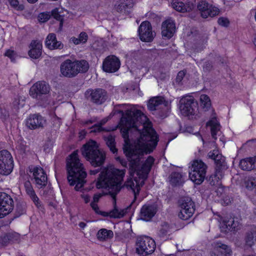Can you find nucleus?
Masks as SVG:
<instances>
[{"mask_svg": "<svg viewBox=\"0 0 256 256\" xmlns=\"http://www.w3.org/2000/svg\"><path fill=\"white\" fill-rule=\"evenodd\" d=\"M117 112L122 116L120 120V132L124 141V152L130 162V174L132 176L134 173L136 174L134 178L136 184L129 179L124 182V186L132 190L134 199L130 206L136 207V196L154 162V158L151 156L142 164L140 160L144 154L153 151L158 138L147 117L136 107L126 110V114L122 110H118Z\"/></svg>", "mask_w": 256, "mask_h": 256, "instance_id": "obj_1", "label": "nucleus"}, {"mask_svg": "<svg viewBox=\"0 0 256 256\" xmlns=\"http://www.w3.org/2000/svg\"><path fill=\"white\" fill-rule=\"evenodd\" d=\"M125 170H120L112 166L104 168L98 178L96 184L98 188H108L110 194L114 199V208L109 213L102 212V214L104 216H110L113 218H122L127 212V210L122 209L119 210L116 206V196L122 188H126L122 186L123 178L125 174Z\"/></svg>", "mask_w": 256, "mask_h": 256, "instance_id": "obj_2", "label": "nucleus"}, {"mask_svg": "<svg viewBox=\"0 0 256 256\" xmlns=\"http://www.w3.org/2000/svg\"><path fill=\"white\" fill-rule=\"evenodd\" d=\"M67 179L70 186L79 190L86 182V172L80 162L77 151H74L66 159Z\"/></svg>", "mask_w": 256, "mask_h": 256, "instance_id": "obj_3", "label": "nucleus"}, {"mask_svg": "<svg viewBox=\"0 0 256 256\" xmlns=\"http://www.w3.org/2000/svg\"><path fill=\"white\" fill-rule=\"evenodd\" d=\"M82 154L86 160L94 167H100L104 163L106 154L104 151L98 148L97 143L90 140L84 144L81 150Z\"/></svg>", "mask_w": 256, "mask_h": 256, "instance_id": "obj_4", "label": "nucleus"}, {"mask_svg": "<svg viewBox=\"0 0 256 256\" xmlns=\"http://www.w3.org/2000/svg\"><path fill=\"white\" fill-rule=\"evenodd\" d=\"M89 68L88 62L85 60H75L72 62L68 59L60 64L61 74L66 78L75 77L78 73L86 72Z\"/></svg>", "mask_w": 256, "mask_h": 256, "instance_id": "obj_5", "label": "nucleus"}, {"mask_svg": "<svg viewBox=\"0 0 256 256\" xmlns=\"http://www.w3.org/2000/svg\"><path fill=\"white\" fill-rule=\"evenodd\" d=\"M179 108L181 114L189 119L196 120L200 116L198 104L191 96H184L180 100Z\"/></svg>", "mask_w": 256, "mask_h": 256, "instance_id": "obj_6", "label": "nucleus"}, {"mask_svg": "<svg viewBox=\"0 0 256 256\" xmlns=\"http://www.w3.org/2000/svg\"><path fill=\"white\" fill-rule=\"evenodd\" d=\"M148 108L158 118H164L169 112V108L164 98L161 96L154 97L150 99L148 102Z\"/></svg>", "mask_w": 256, "mask_h": 256, "instance_id": "obj_7", "label": "nucleus"}, {"mask_svg": "<svg viewBox=\"0 0 256 256\" xmlns=\"http://www.w3.org/2000/svg\"><path fill=\"white\" fill-rule=\"evenodd\" d=\"M190 168L189 176L190 180L196 184H202L206 178V165L201 160H195Z\"/></svg>", "mask_w": 256, "mask_h": 256, "instance_id": "obj_8", "label": "nucleus"}, {"mask_svg": "<svg viewBox=\"0 0 256 256\" xmlns=\"http://www.w3.org/2000/svg\"><path fill=\"white\" fill-rule=\"evenodd\" d=\"M180 212L178 216L183 220H187L190 218L195 211V204L190 197H183L178 200Z\"/></svg>", "mask_w": 256, "mask_h": 256, "instance_id": "obj_9", "label": "nucleus"}, {"mask_svg": "<svg viewBox=\"0 0 256 256\" xmlns=\"http://www.w3.org/2000/svg\"><path fill=\"white\" fill-rule=\"evenodd\" d=\"M50 89L49 84L46 82L38 81L30 88V94L34 98L42 100L48 94Z\"/></svg>", "mask_w": 256, "mask_h": 256, "instance_id": "obj_10", "label": "nucleus"}, {"mask_svg": "<svg viewBox=\"0 0 256 256\" xmlns=\"http://www.w3.org/2000/svg\"><path fill=\"white\" fill-rule=\"evenodd\" d=\"M13 168L12 158L10 152L5 150L0 151V174H8Z\"/></svg>", "mask_w": 256, "mask_h": 256, "instance_id": "obj_11", "label": "nucleus"}, {"mask_svg": "<svg viewBox=\"0 0 256 256\" xmlns=\"http://www.w3.org/2000/svg\"><path fill=\"white\" fill-rule=\"evenodd\" d=\"M28 170L29 172L32 174L35 184L38 188L46 186L48 178L43 168L40 166L31 165L28 166Z\"/></svg>", "mask_w": 256, "mask_h": 256, "instance_id": "obj_12", "label": "nucleus"}, {"mask_svg": "<svg viewBox=\"0 0 256 256\" xmlns=\"http://www.w3.org/2000/svg\"><path fill=\"white\" fill-rule=\"evenodd\" d=\"M154 240L148 237L140 238L136 242V252L140 254H145L146 255L152 253L156 248Z\"/></svg>", "mask_w": 256, "mask_h": 256, "instance_id": "obj_13", "label": "nucleus"}, {"mask_svg": "<svg viewBox=\"0 0 256 256\" xmlns=\"http://www.w3.org/2000/svg\"><path fill=\"white\" fill-rule=\"evenodd\" d=\"M85 96L91 102L96 104H101L107 100L108 94L102 88L89 89L85 92Z\"/></svg>", "mask_w": 256, "mask_h": 256, "instance_id": "obj_14", "label": "nucleus"}, {"mask_svg": "<svg viewBox=\"0 0 256 256\" xmlns=\"http://www.w3.org/2000/svg\"><path fill=\"white\" fill-rule=\"evenodd\" d=\"M14 208L12 197L5 192H0V218L10 214Z\"/></svg>", "mask_w": 256, "mask_h": 256, "instance_id": "obj_15", "label": "nucleus"}, {"mask_svg": "<svg viewBox=\"0 0 256 256\" xmlns=\"http://www.w3.org/2000/svg\"><path fill=\"white\" fill-rule=\"evenodd\" d=\"M197 8L203 18L208 16L214 17L219 14V9L209 4L205 0L200 2L197 5Z\"/></svg>", "mask_w": 256, "mask_h": 256, "instance_id": "obj_16", "label": "nucleus"}, {"mask_svg": "<svg viewBox=\"0 0 256 256\" xmlns=\"http://www.w3.org/2000/svg\"><path fill=\"white\" fill-rule=\"evenodd\" d=\"M138 34L141 40L150 42L152 40L154 34L152 31V27L148 21L143 22L138 28Z\"/></svg>", "mask_w": 256, "mask_h": 256, "instance_id": "obj_17", "label": "nucleus"}, {"mask_svg": "<svg viewBox=\"0 0 256 256\" xmlns=\"http://www.w3.org/2000/svg\"><path fill=\"white\" fill-rule=\"evenodd\" d=\"M120 62L119 59L114 56H107L103 62L102 68L104 72H114L120 67Z\"/></svg>", "mask_w": 256, "mask_h": 256, "instance_id": "obj_18", "label": "nucleus"}, {"mask_svg": "<svg viewBox=\"0 0 256 256\" xmlns=\"http://www.w3.org/2000/svg\"><path fill=\"white\" fill-rule=\"evenodd\" d=\"M46 120L39 114H30L27 118L26 125L30 130L43 128Z\"/></svg>", "mask_w": 256, "mask_h": 256, "instance_id": "obj_19", "label": "nucleus"}, {"mask_svg": "<svg viewBox=\"0 0 256 256\" xmlns=\"http://www.w3.org/2000/svg\"><path fill=\"white\" fill-rule=\"evenodd\" d=\"M157 207L155 204H146L141 208L140 216L141 220L149 221L156 214Z\"/></svg>", "mask_w": 256, "mask_h": 256, "instance_id": "obj_20", "label": "nucleus"}, {"mask_svg": "<svg viewBox=\"0 0 256 256\" xmlns=\"http://www.w3.org/2000/svg\"><path fill=\"white\" fill-rule=\"evenodd\" d=\"M175 24L172 20H168L164 22L162 25V34L164 38H171L175 32Z\"/></svg>", "mask_w": 256, "mask_h": 256, "instance_id": "obj_21", "label": "nucleus"}, {"mask_svg": "<svg viewBox=\"0 0 256 256\" xmlns=\"http://www.w3.org/2000/svg\"><path fill=\"white\" fill-rule=\"evenodd\" d=\"M232 250L228 246L216 242L214 250L210 252V256H232Z\"/></svg>", "mask_w": 256, "mask_h": 256, "instance_id": "obj_22", "label": "nucleus"}, {"mask_svg": "<svg viewBox=\"0 0 256 256\" xmlns=\"http://www.w3.org/2000/svg\"><path fill=\"white\" fill-rule=\"evenodd\" d=\"M171 4L176 10L182 13L190 12L194 8L192 3L190 2L184 3L180 0H172Z\"/></svg>", "mask_w": 256, "mask_h": 256, "instance_id": "obj_23", "label": "nucleus"}, {"mask_svg": "<svg viewBox=\"0 0 256 256\" xmlns=\"http://www.w3.org/2000/svg\"><path fill=\"white\" fill-rule=\"evenodd\" d=\"M30 48L28 55L30 58L37 59L40 56L42 53V44L40 41L32 40L30 45Z\"/></svg>", "mask_w": 256, "mask_h": 256, "instance_id": "obj_24", "label": "nucleus"}, {"mask_svg": "<svg viewBox=\"0 0 256 256\" xmlns=\"http://www.w3.org/2000/svg\"><path fill=\"white\" fill-rule=\"evenodd\" d=\"M239 166L244 170L250 171L256 169V156L241 160Z\"/></svg>", "mask_w": 256, "mask_h": 256, "instance_id": "obj_25", "label": "nucleus"}, {"mask_svg": "<svg viewBox=\"0 0 256 256\" xmlns=\"http://www.w3.org/2000/svg\"><path fill=\"white\" fill-rule=\"evenodd\" d=\"M46 45L50 50L60 49L63 48V44L60 41H57L56 36L54 34H50L46 40Z\"/></svg>", "mask_w": 256, "mask_h": 256, "instance_id": "obj_26", "label": "nucleus"}, {"mask_svg": "<svg viewBox=\"0 0 256 256\" xmlns=\"http://www.w3.org/2000/svg\"><path fill=\"white\" fill-rule=\"evenodd\" d=\"M104 143L110 150L114 154H118V150L116 147V136L111 134L103 136Z\"/></svg>", "mask_w": 256, "mask_h": 256, "instance_id": "obj_27", "label": "nucleus"}, {"mask_svg": "<svg viewBox=\"0 0 256 256\" xmlns=\"http://www.w3.org/2000/svg\"><path fill=\"white\" fill-rule=\"evenodd\" d=\"M19 234L16 232H9L0 236V247H4L8 244L17 240Z\"/></svg>", "mask_w": 256, "mask_h": 256, "instance_id": "obj_28", "label": "nucleus"}, {"mask_svg": "<svg viewBox=\"0 0 256 256\" xmlns=\"http://www.w3.org/2000/svg\"><path fill=\"white\" fill-rule=\"evenodd\" d=\"M246 244L251 247L256 242V226H252L246 232L245 235Z\"/></svg>", "mask_w": 256, "mask_h": 256, "instance_id": "obj_29", "label": "nucleus"}, {"mask_svg": "<svg viewBox=\"0 0 256 256\" xmlns=\"http://www.w3.org/2000/svg\"><path fill=\"white\" fill-rule=\"evenodd\" d=\"M242 220L238 218H230L228 220H224L225 225L231 231H238L242 227Z\"/></svg>", "mask_w": 256, "mask_h": 256, "instance_id": "obj_30", "label": "nucleus"}, {"mask_svg": "<svg viewBox=\"0 0 256 256\" xmlns=\"http://www.w3.org/2000/svg\"><path fill=\"white\" fill-rule=\"evenodd\" d=\"M206 126H210L212 136L213 138L216 140V136L218 134V132H220V124L218 122L216 118H212V120H209L206 123Z\"/></svg>", "mask_w": 256, "mask_h": 256, "instance_id": "obj_31", "label": "nucleus"}, {"mask_svg": "<svg viewBox=\"0 0 256 256\" xmlns=\"http://www.w3.org/2000/svg\"><path fill=\"white\" fill-rule=\"evenodd\" d=\"M224 176V172L220 170H215L214 174L207 178L206 180L211 186H216L218 184V182Z\"/></svg>", "mask_w": 256, "mask_h": 256, "instance_id": "obj_32", "label": "nucleus"}, {"mask_svg": "<svg viewBox=\"0 0 256 256\" xmlns=\"http://www.w3.org/2000/svg\"><path fill=\"white\" fill-rule=\"evenodd\" d=\"M113 236L114 233L112 230L105 228L99 230L96 234L97 238L100 241L107 240L112 238Z\"/></svg>", "mask_w": 256, "mask_h": 256, "instance_id": "obj_33", "label": "nucleus"}, {"mask_svg": "<svg viewBox=\"0 0 256 256\" xmlns=\"http://www.w3.org/2000/svg\"><path fill=\"white\" fill-rule=\"evenodd\" d=\"M170 182L172 185L177 186L182 184L184 182V179L182 174L178 172H172L170 176Z\"/></svg>", "mask_w": 256, "mask_h": 256, "instance_id": "obj_34", "label": "nucleus"}, {"mask_svg": "<svg viewBox=\"0 0 256 256\" xmlns=\"http://www.w3.org/2000/svg\"><path fill=\"white\" fill-rule=\"evenodd\" d=\"M214 160V161L216 166V170L224 172V170L226 168V166L224 164V157L221 154L219 153L217 156L215 158Z\"/></svg>", "mask_w": 256, "mask_h": 256, "instance_id": "obj_35", "label": "nucleus"}, {"mask_svg": "<svg viewBox=\"0 0 256 256\" xmlns=\"http://www.w3.org/2000/svg\"><path fill=\"white\" fill-rule=\"evenodd\" d=\"M200 104L204 110H207L211 106L210 98L206 94H202L200 96Z\"/></svg>", "mask_w": 256, "mask_h": 256, "instance_id": "obj_36", "label": "nucleus"}, {"mask_svg": "<svg viewBox=\"0 0 256 256\" xmlns=\"http://www.w3.org/2000/svg\"><path fill=\"white\" fill-rule=\"evenodd\" d=\"M170 226L167 222H164L162 224V227L160 228L158 233V236L160 238H164L166 236L168 232H170Z\"/></svg>", "mask_w": 256, "mask_h": 256, "instance_id": "obj_37", "label": "nucleus"}, {"mask_svg": "<svg viewBox=\"0 0 256 256\" xmlns=\"http://www.w3.org/2000/svg\"><path fill=\"white\" fill-rule=\"evenodd\" d=\"M108 121L106 118H104L100 120L98 124H96L93 126L91 128V132H100L102 131L106 130L104 128L102 127V126L104 125Z\"/></svg>", "mask_w": 256, "mask_h": 256, "instance_id": "obj_38", "label": "nucleus"}, {"mask_svg": "<svg viewBox=\"0 0 256 256\" xmlns=\"http://www.w3.org/2000/svg\"><path fill=\"white\" fill-rule=\"evenodd\" d=\"M51 16H53L56 20L60 22V26L61 27L63 23V16H61L58 12V9L56 8L50 12Z\"/></svg>", "mask_w": 256, "mask_h": 256, "instance_id": "obj_39", "label": "nucleus"}, {"mask_svg": "<svg viewBox=\"0 0 256 256\" xmlns=\"http://www.w3.org/2000/svg\"><path fill=\"white\" fill-rule=\"evenodd\" d=\"M50 16V12H44L39 14L38 20L40 22H44L48 20Z\"/></svg>", "mask_w": 256, "mask_h": 256, "instance_id": "obj_40", "label": "nucleus"}, {"mask_svg": "<svg viewBox=\"0 0 256 256\" xmlns=\"http://www.w3.org/2000/svg\"><path fill=\"white\" fill-rule=\"evenodd\" d=\"M26 204L24 202H18L16 206V212L20 216L26 212Z\"/></svg>", "mask_w": 256, "mask_h": 256, "instance_id": "obj_41", "label": "nucleus"}, {"mask_svg": "<svg viewBox=\"0 0 256 256\" xmlns=\"http://www.w3.org/2000/svg\"><path fill=\"white\" fill-rule=\"evenodd\" d=\"M10 5L18 10H22L24 9V6L22 4H20L18 0H8Z\"/></svg>", "mask_w": 256, "mask_h": 256, "instance_id": "obj_42", "label": "nucleus"}, {"mask_svg": "<svg viewBox=\"0 0 256 256\" xmlns=\"http://www.w3.org/2000/svg\"><path fill=\"white\" fill-rule=\"evenodd\" d=\"M26 142L22 140H19L17 142L16 148L20 150V153H24L26 149Z\"/></svg>", "mask_w": 256, "mask_h": 256, "instance_id": "obj_43", "label": "nucleus"}, {"mask_svg": "<svg viewBox=\"0 0 256 256\" xmlns=\"http://www.w3.org/2000/svg\"><path fill=\"white\" fill-rule=\"evenodd\" d=\"M115 8L118 12H123L127 10L123 0H120L115 4Z\"/></svg>", "mask_w": 256, "mask_h": 256, "instance_id": "obj_44", "label": "nucleus"}, {"mask_svg": "<svg viewBox=\"0 0 256 256\" xmlns=\"http://www.w3.org/2000/svg\"><path fill=\"white\" fill-rule=\"evenodd\" d=\"M30 197L37 208H40L41 206L40 202V200L36 195V193L32 194V196H30Z\"/></svg>", "mask_w": 256, "mask_h": 256, "instance_id": "obj_45", "label": "nucleus"}, {"mask_svg": "<svg viewBox=\"0 0 256 256\" xmlns=\"http://www.w3.org/2000/svg\"><path fill=\"white\" fill-rule=\"evenodd\" d=\"M218 24L223 26H228L230 22L227 18L221 17L218 19Z\"/></svg>", "mask_w": 256, "mask_h": 256, "instance_id": "obj_46", "label": "nucleus"}, {"mask_svg": "<svg viewBox=\"0 0 256 256\" xmlns=\"http://www.w3.org/2000/svg\"><path fill=\"white\" fill-rule=\"evenodd\" d=\"M78 38L81 43H86L88 40V36L85 32H82L78 36Z\"/></svg>", "mask_w": 256, "mask_h": 256, "instance_id": "obj_47", "label": "nucleus"}, {"mask_svg": "<svg viewBox=\"0 0 256 256\" xmlns=\"http://www.w3.org/2000/svg\"><path fill=\"white\" fill-rule=\"evenodd\" d=\"M186 74L184 70H182L178 72L176 78V82L180 84Z\"/></svg>", "mask_w": 256, "mask_h": 256, "instance_id": "obj_48", "label": "nucleus"}, {"mask_svg": "<svg viewBox=\"0 0 256 256\" xmlns=\"http://www.w3.org/2000/svg\"><path fill=\"white\" fill-rule=\"evenodd\" d=\"M219 153L220 152L217 149H214L212 151L208 153V156L209 158L214 160L215 158L217 156Z\"/></svg>", "mask_w": 256, "mask_h": 256, "instance_id": "obj_49", "label": "nucleus"}, {"mask_svg": "<svg viewBox=\"0 0 256 256\" xmlns=\"http://www.w3.org/2000/svg\"><path fill=\"white\" fill-rule=\"evenodd\" d=\"M212 65L210 62L208 61L205 62V63L204 65V66H203L204 71L210 72L212 69Z\"/></svg>", "mask_w": 256, "mask_h": 256, "instance_id": "obj_50", "label": "nucleus"}, {"mask_svg": "<svg viewBox=\"0 0 256 256\" xmlns=\"http://www.w3.org/2000/svg\"><path fill=\"white\" fill-rule=\"evenodd\" d=\"M16 54L14 50H8L6 53L5 56L10 58L12 61L14 60V56Z\"/></svg>", "mask_w": 256, "mask_h": 256, "instance_id": "obj_51", "label": "nucleus"}, {"mask_svg": "<svg viewBox=\"0 0 256 256\" xmlns=\"http://www.w3.org/2000/svg\"><path fill=\"white\" fill-rule=\"evenodd\" d=\"M124 2V6H126L127 9L130 8L134 6L133 0H123Z\"/></svg>", "mask_w": 256, "mask_h": 256, "instance_id": "obj_52", "label": "nucleus"}, {"mask_svg": "<svg viewBox=\"0 0 256 256\" xmlns=\"http://www.w3.org/2000/svg\"><path fill=\"white\" fill-rule=\"evenodd\" d=\"M90 206L92 209L96 212L99 214L100 212L98 211V207L96 204V202H92L90 204Z\"/></svg>", "mask_w": 256, "mask_h": 256, "instance_id": "obj_53", "label": "nucleus"}, {"mask_svg": "<svg viewBox=\"0 0 256 256\" xmlns=\"http://www.w3.org/2000/svg\"><path fill=\"white\" fill-rule=\"evenodd\" d=\"M90 206L92 209L96 212L99 214L100 212L98 211V207L96 204V202H92L90 204Z\"/></svg>", "mask_w": 256, "mask_h": 256, "instance_id": "obj_54", "label": "nucleus"}, {"mask_svg": "<svg viewBox=\"0 0 256 256\" xmlns=\"http://www.w3.org/2000/svg\"><path fill=\"white\" fill-rule=\"evenodd\" d=\"M8 116V112L5 110L0 108V117L1 118H5Z\"/></svg>", "mask_w": 256, "mask_h": 256, "instance_id": "obj_55", "label": "nucleus"}, {"mask_svg": "<svg viewBox=\"0 0 256 256\" xmlns=\"http://www.w3.org/2000/svg\"><path fill=\"white\" fill-rule=\"evenodd\" d=\"M26 194L30 196H32V194H34L35 193L32 186L29 187L26 189Z\"/></svg>", "mask_w": 256, "mask_h": 256, "instance_id": "obj_56", "label": "nucleus"}, {"mask_svg": "<svg viewBox=\"0 0 256 256\" xmlns=\"http://www.w3.org/2000/svg\"><path fill=\"white\" fill-rule=\"evenodd\" d=\"M102 196V194H95L93 198L94 202H98L99 200V199Z\"/></svg>", "mask_w": 256, "mask_h": 256, "instance_id": "obj_57", "label": "nucleus"}, {"mask_svg": "<svg viewBox=\"0 0 256 256\" xmlns=\"http://www.w3.org/2000/svg\"><path fill=\"white\" fill-rule=\"evenodd\" d=\"M71 40L75 44H78L81 43L78 38L72 37L71 38Z\"/></svg>", "mask_w": 256, "mask_h": 256, "instance_id": "obj_58", "label": "nucleus"}, {"mask_svg": "<svg viewBox=\"0 0 256 256\" xmlns=\"http://www.w3.org/2000/svg\"><path fill=\"white\" fill-rule=\"evenodd\" d=\"M116 160L120 161L122 166H126L127 162L125 160L120 159V157H118Z\"/></svg>", "mask_w": 256, "mask_h": 256, "instance_id": "obj_59", "label": "nucleus"}, {"mask_svg": "<svg viewBox=\"0 0 256 256\" xmlns=\"http://www.w3.org/2000/svg\"><path fill=\"white\" fill-rule=\"evenodd\" d=\"M100 172L99 169L94 170H90V174L91 175H95L98 174Z\"/></svg>", "mask_w": 256, "mask_h": 256, "instance_id": "obj_60", "label": "nucleus"}, {"mask_svg": "<svg viewBox=\"0 0 256 256\" xmlns=\"http://www.w3.org/2000/svg\"><path fill=\"white\" fill-rule=\"evenodd\" d=\"M83 198L86 203L88 202L90 200V196L88 195L83 196Z\"/></svg>", "mask_w": 256, "mask_h": 256, "instance_id": "obj_61", "label": "nucleus"}, {"mask_svg": "<svg viewBox=\"0 0 256 256\" xmlns=\"http://www.w3.org/2000/svg\"><path fill=\"white\" fill-rule=\"evenodd\" d=\"M31 186H32L30 181L28 180V181H26L25 182V183H24L25 189L28 188L29 187H31Z\"/></svg>", "mask_w": 256, "mask_h": 256, "instance_id": "obj_62", "label": "nucleus"}, {"mask_svg": "<svg viewBox=\"0 0 256 256\" xmlns=\"http://www.w3.org/2000/svg\"><path fill=\"white\" fill-rule=\"evenodd\" d=\"M204 43V40H202V42H200V44H202L201 46H200V48H196V49L197 50V51L201 50L203 49L204 46H202V44Z\"/></svg>", "mask_w": 256, "mask_h": 256, "instance_id": "obj_63", "label": "nucleus"}, {"mask_svg": "<svg viewBox=\"0 0 256 256\" xmlns=\"http://www.w3.org/2000/svg\"><path fill=\"white\" fill-rule=\"evenodd\" d=\"M86 226V224L84 222H80L79 224V226L81 228H84Z\"/></svg>", "mask_w": 256, "mask_h": 256, "instance_id": "obj_64", "label": "nucleus"}]
</instances>
